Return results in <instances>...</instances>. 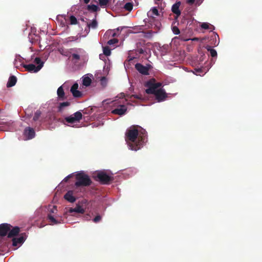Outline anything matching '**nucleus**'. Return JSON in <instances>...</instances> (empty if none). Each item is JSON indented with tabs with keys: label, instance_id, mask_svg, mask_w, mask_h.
<instances>
[{
	"label": "nucleus",
	"instance_id": "f257e3e1",
	"mask_svg": "<svg viewBox=\"0 0 262 262\" xmlns=\"http://www.w3.org/2000/svg\"><path fill=\"white\" fill-rule=\"evenodd\" d=\"M146 135L143 133H139L135 127L127 129L125 133V141L132 150L137 151L141 148L146 142Z\"/></svg>",
	"mask_w": 262,
	"mask_h": 262
},
{
	"label": "nucleus",
	"instance_id": "f03ea898",
	"mask_svg": "<svg viewBox=\"0 0 262 262\" xmlns=\"http://www.w3.org/2000/svg\"><path fill=\"white\" fill-rule=\"evenodd\" d=\"M75 178L76 180L75 183L76 188L80 187H88L92 184V181L90 177L82 171L77 173Z\"/></svg>",
	"mask_w": 262,
	"mask_h": 262
},
{
	"label": "nucleus",
	"instance_id": "7ed1b4c3",
	"mask_svg": "<svg viewBox=\"0 0 262 262\" xmlns=\"http://www.w3.org/2000/svg\"><path fill=\"white\" fill-rule=\"evenodd\" d=\"M93 179L101 184H110L113 180L114 178L112 176L108 174L104 170L98 171L93 174Z\"/></svg>",
	"mask_w": 262,
	"mask_h": 262
},
{
	"label": "nucleus",
	"instance_id": "20e7f679",
	"mask_svg": "<svg viewBox=\"0 0 262 262\" xmlns=\"http://www.w3.org/2000/svg\"><path fill=\"white\" fill-rule=\"evenodd\" d=\"M82 115L79 111L76 112L73 115L65 118V120L69 123H74L79 122L82 119Z\"/></svg>",
	"mask_w": 262,
	"mask_h": 262
},
{
	"label": "nucleus",
	"instance_id": "39448f33",
	"mask_svg": "<svg viewBox=\"0 0 262 262\" xmlns=\"http://www.w3.org/2000/svg\"><path fill=\"white\" fill-rule=\"evenodd\" d=\"M151 68L150 64H147L146 66L141 63H137L135 64V69L141 74L144 75H148L149 71Z\"/></svg>",
	"mask_w": 262,
	"mask_h": 262
},
{
	"label": "nucleus",
	"instance_id": "423d86ee",
	"mask_svg": "<svg viewBox=\"0 0 262 262\" xmlns=\"http://www.w3.org/2000/svg\"><path fill=\"white\" fill-rule=\"evenodd\" d=\"M155 81V79L152 78L146 83L145 86L148 88L145 90L147 94H152L155 93V91L157 90H156Z\"/></svg>",
	"mask_w": 262,
	"mask_h": 262
},
{
	"label": "nucleus",
	"instance_id": "0eeeda50",
	"mask_svg": "<svg viewBox=\"0 0 262 262\" xmlns=\"http://www.w3.org/2000/svg\"><path fill=\"white\" fill-rule=\"evenodd\" d=\"M154 94L156 96V99L158 102H161L165 100L167 97V94L165 90L163 89H160L155 91Z\"/></svg>",
	"mask_w": 262,
	"mask_h": 262
},
{
	"label": "nucleus",
	"instance_id": "6e6552de",
	"mask_svg": "<svg viewBox=\"0 0 262 262\" xmlns=\"http://www.w3.org/2000/svg\"><path fill=\"white\" fill-rule=\"evenodd\" d=\"M12 226L7 223H3L0 225V237H4L8 234Z\"/></svg>",
	"mask_w": 262,
	"mask_h": 262
},
{
	"label": "nucleus",
	"instance_id": "1a4fd4ad",
	"mask_svg": "<svg viewBox=\"0 0 262 262\" xmlns=\"http://www.w3.org/2000/svg\"><path fill=\"white\" fill-rule=\"evenodd\" d=\"M127 111V107L124 105H120L118 107L113 110L112 113L115 115L122 116L124 115Z\"/></svg>",
	"mask_w": 262,
	"mask_h": 262
},
{
	"label": "nucleus",
	"instance_id": "9d476101",
	"mask_svg": "<svg viewBox=\"0 0 262 262\" xmlns=\"http://www.w3.org/2000/svg\"><path fill=\"white\" fill-rule=\"evenodd\" d=\"M23 67L30 72H37L42 68V65L36 66L34 64H24Z\"/></svg>",
	"mask_w": 262,
	"mask_h": 262
},
{
	"label": "nucleus",
	"instance_id": "9b49d317",
	"mask_svg": "<svg viewBox=\"0 0 262 262\" xmlns=\"http://www.w3.org/2000/svg\"><path fill=\"white\" fill-rule=\"evenodd\" d=\"M181 4V3L180 1L177 2L171 7L172 12L176 15L175 19H177L181 15V12L179 9Z\"/></svg>",
	"mask_w": 262,
	"mask_h": 262
},
{
	"label": "nucleus",
	"instance_id": "f8f14e48",
	"mask_svg": "<svg viewBox=\"0 0 262 262\" xmlns=\"http://www.w3.org/2000/svg\"><path fill=\"white\" fill-rule=\"evenodd\" d=\"M78 84L75 83L71 87L70 91L72 93L73 96L75 98H79L82 96V93L78 90Z\"/></svg>",
	"mask_w": 262,
	"mask_h": 262
},
{
	"label": "nucleus",
	"instance_id": "ddd939ff",
	"mask_svg": "<svg viewBox=\"0 0 262 262\" xmlns=\"http://www.w3.org/2000/svg\"><path fill=\"white\" fill-rule=\"evenodd\" d=\"M24 135L27 139H32L35 137V130L33 128L27 127L24 130Z\"/></svg>",
	"mask_w": 262,
	"mask_h": 262
},
{
	"label": "nucleus",
	"instance_id": "4468645a",
	"mask_svg": "<svg viewBox=\"0 0 262 262\" xmlns=\"http://www.w3.org/2000/svg\"><path fill=\"white\" fill-rule=\"evenodd\" d=\"M73 191L69 190L64 195V199L70 203H74L76 198L73 195Z\"/></svg>",
	"mask_w": 262,
	"mask_h": 262
},
{
	"label": "nucleus",
	"instance_id": "2eb2a0df",
	"mask_svg": "<svg viewBox=\"0 0 262 262\" xmlns=\"http://www.w3.org/2000/svg\"><path fill=\"white\" fill-rule=\"evenodd\" d=\"M41 112L40 110H37L33 117V121L34 122L38 121L39 125L43 122V119L41 118Z\"/></svg>",
	"mask_w": 262,
	"mask_h": 262
},
{
	"label": "nucleus",
	"instance_id": "dca6fc26",
	"mask_svg": "<svg viewBox=\"0 0 262 262\" xmlns=\"http://www.w3.org/2000/svg\"><path fill=\"white\" fill-rule=\"evenodd\" d=\"M69 212L71 213L73 212H76L78 213L83 214L85 212V210L81 206H80L79 204H77L75 208H70L69 210Z\"/></svg>",
	"mask_w": 262,
	"mask_h": 262
},
{
	"label": "nucleus",
	"instance_id": "f3484780",
	"mask_svg": "<svg viewBox=\"0 0 262 262\" xmlns=\"http://www.w3.org/2000/svg\"><path fill=\"white\" fill-rule=\"evenodd\" d=\"M19 231L20 228L17 226L13 227L12 229H10L8 234V237L11 238L16 236Z\"/></svg>",
	"mask_w": 262,
	"mask_h": 262
},
{
	"label": "nucleus",
	"instance_id": "a211bd4d",
	"mask_svg": "<svg viewBox=\"0 0 262 262\" xmlns=\"http://www.w3.org/2000/svg\"><path fill=\"white\" fill-rule=\"evenodd\" d=\"M25 241V238L23 235L18 237H13L12 239V245L13 246H17L19 244H22Z\"/></svg>",
	"mask_w": 262,
	"mask_h": 262
},
{
	"label": "nucleus",
	"instance_id": "6ab92c4d",
	"mask_svg": "<svg viewBox=\"0 0 262 262\" xmlns=\"http://www.w3.org/2000/svg\"><path fill=\"white\" fill-rule=\"evenodd\" d=\"M16 81L17 78L15 76H10L7 83V86L8 88H10L15 85L16 83Z\"/></svg>",
	"mask_w": 262,
	"mask_h": 262
},
{
	"label": "nucleus",
	"instance_id": "aec40b11",
	"mask_svg": "<svg viewBox=\"0 0 262 262\" xmlns=\"http://www.w3.org/2000/svg\"><path fill=\"white\" fill-rule=\"evenodd\" d=\"M57 95L60 99L63 100L64 98V92L62 86H60L58 88L57 91Z\"/></svg>",
	"mask_w": 262,
	"mask_h": 262
},
{
	"label": "nucleus",
	"instance_id": "412c9836",
	"mask_svg": "<svg viewBox=\"0 0 262 262\" xmlns=\"http://www.w3.org/2000/svg\"><path fill=\"white\" fill-rule=\"evenodd\" d=\"M92 83V80L89 77H85L83 78L82 80V84L83 85L85 86H88L90 85Z\"/></svg>",
	"mask_w": 262,
	"mask_h": 262
},
{
	"label": "nucleus",
	"instance_id": "4be33fe9",
	"mask_svg": "<svg viewBox=\"0 0 262 262\" xmlns=\"http://www.w3.org/2000/svg\"><path fill=\"white\" fill-rule=\"evenodd\" d=\"M110 0H98L99 5L102 8H105L108 4Z\"/></svg>",
	"mask_w": 262,
	"mask_h": 262
},
{
	"label": "nucleus",
	"instance_id": "5701e85b",
	"mask_svg": "<svg viewBox=\"0 0 262 262\" xmlns=\"http://www.w3.org/2000/svg\"><path fill=\"white\" fill-rule=\"evenodd\" d=\"M206 49H207V50L208 51L210 52V55L212 57H214L217 56L216 51L214 49H211L210 46H207Z\"/></svg>",
	"mask_w": 262,
	"mask_h": 262
},
{
	"label": "nucleus",
	"instance_id": "b1692460",
	"mask_svg": "<svg viewBox=\"0 0 262 262\" xmlns=\"http://www.w3.org/2000/svg\"><path fill=\"white\" fill-rule=\"evenodd\" d=\"M70 103L68 101L60 103L58 106V111L61 112L62 111L63 107H64L66 106H68L70 105Z\"/></svg>",
	"mask_w": 262,
	"mask_h": 262
},
{
	"label": "nucleus",
	"instance_id": "393cba45",
	"mask_svg": "<svg viewBox=\"0 0 262 262\" xmlns=\"http://www.w3.org/2000/svg\"><path fill=\"white\" fill-rule=\"evenodd\" d=\"M98 26V23L96 19H93L92 22L90 24H88V27L89 29L91 27L92 29H96Z\"/></svg>",
	"mask_w": 262,
	"mask_h": 262
},
{
	"label": "nucleus",
	"instance_id": "a878e982",
	"mask_svg": "<svg viewBox=\"0 0 262 262\" xmlns=\"http://www.w3.org/2000/svg\"><path fill=\"white\" fill-rule=\"evenodd\" d=\"M133 3L130 2L126 3L124 6V8L128 11H131L133 9Z\"/></svg>",
	"mask_w": 262,
	"mask_h": 262
},
{
	"label": "nucleus",
	"instance_id": "bb28decb",
	"mask_svg": "<svg viewBox=\"0 0 262 262\" xmlns=\"http://www.w3.org/2000/svg\"><path fill=\"white\" fill-rule=\"evenodd\" d=\"M48 219L52 222L53 225L57 224L59 223L51 214H48Z\"/></svg>",
	"mask_w": 262,
	"mask_h": 262
},
{
	"label": "nucleus",
	"instance_id": "cd10ccee",
	"mask_svg": "<svg viewBox=\"0 0 262 262\" xmlns=\"http://www.w3.org/2000/svg\"><path fill=\"white\" fill-rule=\"evenodd\" d=\"M98 7L95 5H90L88 6V9L89 10H92L93 12H96L98 10Z\"/></svg>",
	"mask_w": 262,
	"mask_h": 262
},
{
	"label": "nucleus",
	"instance_id": "c85d7f7f",
	"mask_svg": "<svg viewBox=\"0 0 262 262\" xmlns=\"http://www.w3.org/2000/svg\"><path fill=\"white\" fill-rule=\"evenodd\" d=\"M103 54L106 56H110L111 54V51L108 47H105L103 49Z\"/></svg>",
	"mask_w": 262,
	"mask_h": 262
},
{
	"label": "nucleus",
	"instance_id": "c756f323",
	"mask_svg": "<svg viewBox=\"0 0 262 262\" xmlns=\"http://www.w3.org/2000/svg\"><path fill=\"white\" fill-rule=\"evenodd\" d=\"M78 39V37L77 36H71L66 39L64 42L68 43L71 41H74Z\"/></svg>",
	"mask_w": 262,
	"mask_h": 262
},
{
	"label": "nucleus",
	"instance_id": "7c9ffc66",
	"mask_svg": "<svg viewBox=\"0 0 262 262\" xmlns=\"http://www.w3.org/2000/svg\"><path fill=\"white\" fill-rule=\"evenodd\" d=\"M70 21L71 25H76L78 23L77 18L73 15L70 16Z\"/></svg>",
	"mask_w": 262,
	"mask_h": 262
},
{
	"label": "nucleus",
	"instance_id": "2f4dec72",
	"mask_svg": "<svg viewBox=\"0 0 262 262\" xmlns=\"http://www.w3.org/2000/svg\"><path fill=\"white\" fill-rule=\"evenodd\" d=\"M210 26L212 28H214V27L212 25H211L210 24L207 23H202L201 27L202 28L204 29H210V28H209Z\"/></svg>",
	"mask_w": 262,
	"mask_h": 262
},
{
	"label": "nucleus",
	"instance_id": "473e14b6",
	"mask_svg": "<svg viewBox=\"0 0 262 262\" xmlns=\"http://www.w3.org/2000/svg\"><path fill=\"white\" fill-rule=\"evenodd\" d=\"M49 211L50 212L49 214L51 213H56L57 211V206H52V208H49Z\"/></svg>",
	"mask_w": 262,
	"mask_h": 262
},
{
	"label": "nucleus",
	"instance_id": "72a5a7b5",
	"mask_svg": "<svg viewBox=\"0 0 262 262\" xmlns=\"http://www.w3.org/2000/svg\"><path fill=\"white\" fill-rule=\"evenodd\" d=\"M34 62L37 64V66L42 65L43 67V62L41 60L39 57H36L34 59Z\"/></svg>",
	"mask_w": 262,
	"mask_h": 262
},
{
	"label": "nucleus",
	"instance_id": "f704fd0d",
	"mask_svg": "<svg viewBox=\"0 0 262 262\" xmlns=\"http://www.w3.org/2000/svg\"><path fill=\"white\" fill-rule=\"evenodd\" d=\"M151 12L152 14L154 15H156V16H159V15L158 10V9H157L156 7H154L151 10Z\"/></svg>",
	"mask_w": 262,
	"mask_h": 262
},
{
	"label": "nucleus",
	"instance_id": "c9c22d12",
	"mask_svg": "<svg viewBox=\"0 0 262 262\" xmlns=\"http://www.w3.org/2000/svg\"><path fill=\"white\" fill-rule=\"evenodd\" d=\"M80 59V56L76 54V53H73L72 54V60H76L77 61L79 60Z\"/></svg>",
	"mask_w": 262,
	"mask_h": 262
},
{
	"label": "nucleus",
	"instance_id": "e433bc0d",
	"mask_svg": "<svg viewBox=\"0 0 262 262\" xmlns=\"http://www.w3.org/2000/svg\"><path fill=\"white\" fill-rule=\"evenodd\" d=\"M118 41V40L117 39L113 38V39L109 40L107 41V44L109 45H114V44H115L116 43H117Z\"/></svg>",
	"mask_w": 262,
	"mask_h": 262
},
{
	"label": "nucleus",
	"instance_id": "4c0bfd02",
	"mask_svg": "<svg viewBox=\"0 0 262 262\" xmlns=\"http://www.w3.org/2000/svg\"><path fill=\"white\" fill-rule=\"evenodd\" d=\"M101 220V216L100 215H97L96 216H95L93 220V221L94 222V223H98L99 222H100Z\"/></svg>",
	"mask_w": 262,
	"mask_h": 262
},
{
	"label": "nucleus",
	"instance_id": "58836bf2",
	"mask_svg": "<svg viewBox=\"0 0 262 262\" xmlns=\"http://www.w3.org/2000/svg\"><path fill=\"white\" fill-rule=\"evenodd\" d=\"M172 30L173 33L175 34L178 35V34H180V31L179 28L176 26L173 27Z\"/></svg>",
	"mask_w": 262,
	"mask_h": 262
},
{
	"label": "nucleus",
	"instance_id": "ea45409f",
	"mask_svg": "<svg viewBox=\"0 0 262 262\" xmlns=\"http://www.w3.org/2000/svg\"><path fill=\"white\" fill-rule=\"evenodd\" d=\"M101 83L103 86L106 85V79L105 77H102L101 79Z\"/></svg>",
	"mask_w": 262,
	"mask_h": 262
},
{
	"label": "nucleus",
	"instance_id": "a19ab883",
	"mask_svg": "<svg viewBox=\"0 0 262 262\" xmlns=\"http://www.w3.org/2000/svg\"><path fill=\"white\" fill-rule=\"evenodd\" d=\"M195 71L196 72L195 74L196 75H201V73L203 72V70L201 68L195 69Z\"/></svg>",
	"mask_w": 262,
	"mask_h": 262
},
{
	"label": "nucleus",
	"instance_id": "79ce46f5",
	"mask_svg": "<svg viewBox=\"0 0 262 262\" xmlns=\"http://www.w3.org/2000/svg\"><path fill=\"white\" fill-rule=\"evenodd\" d=\"M162 84L161 82H155V85H156V90H158L157 89L159 88H160L162 86Z\"/></svg>",
	"mask_w": 262,
	"mask_h": 262
},
{
	"label": "nucleus",
	"instance_id": "37998d69",
	"mask_svg": "<svg viewBox=\"0 0 262 262\" xmlns=\"http://www.w3.org/2000/svg\"><path fill=\"white\" fill-rule=\"evenodd\" d=\"M72 177V175L71 174H70L69 176H68L67 177H66L64 179H63V181L65 182H67Z\"/></svg>",
	"mask_w": 262,
	"mask_h": 262
},
{
	"label": "nucleus",
	"instance_id": "c03bdc74",
	"mask_svg": "<svg viewBox=\"0 0 262 262\" xmlns=\"http://www.w3.org/2000/svg\"><path fill=\"white\" fill-rule=\"evenodd\" d=\"M195 0H187V3L189 4L192 5L194 3Z\"/></svg>",
	"mask_w": 262,
	"mask_h": 262
},
{
	"label": "nucleus",
	"instance_id": "a18cd8bd",
	"mask_svg": "<svg viewBox=\"0 0 262 262\" xmlns=\"http://www.w3.org/2000/svg\"><path fill=\"white\" fill-rule=\"evenodd\" d=\"M75 51L77 52H81L82 50L81 49H76Z\"/></svg>",
	"mask_w": 262,
	"mask_h": 262
},
{
	"label": "nucleus",
	"instance_id": "49530a36",
	"mask_svg": "<svg viewBox=\"0 0 262 262\" xmlns=\"http://www.w3.org/2000/svg\"><path fill=\"white\" fill-rule=\"evenodd\" d=\"M90 0H84V2L85 4H88Z\"/></svg>",
	"mask_w": 262,
	"mask_h": 262
},
{
	"label": "nucleus",
	"instance_id": "de8ad7c7",
	"mask_svg": "<svg viewBox=\"0 0 262 262\" xmlns=\"http://www.w3.org/2000/svg\"><path fill=\"white\" fill-rule=\"evenodd\" d=\"M192 40H198V39L197 38H193Z\"/></svg>",
	"mask_w": 262,
	"mask_h": 262
},
{
	"label": "nucleus",
	"instance_id": "09e8293b",
	"mask_svg": "<svg viewBox=\"0 0 262 262\" xmlns=\"http://www.w3.org/2000/svg\"><path fill=\"white\" fill-rule=\"evenodd\" d=\"M140 53H142V50L141 51H140Z\"/></svg>",
	"mask_w": 262,
	"mask_h": 262
}]
</instances>
